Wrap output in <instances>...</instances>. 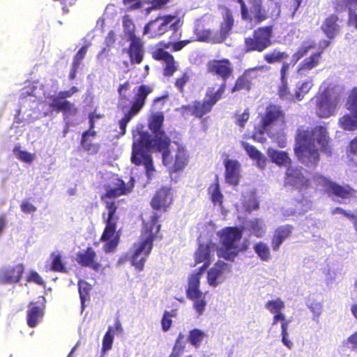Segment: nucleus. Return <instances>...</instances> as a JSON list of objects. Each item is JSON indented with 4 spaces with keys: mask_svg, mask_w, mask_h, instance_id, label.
I'll return each instance as SVG.
<instances>
[{
    "mask_svg": "<svg viewBox=\"0 0 357 357\" xmlns=\"http://www.w3.org/2000/svg\"><path fill=\"white\" fill-rule=\"evenodd\" d=\"M87 49H88L87 45L83 46L79 49V50L75 54V56L73 59V63H72L73 65L74 68H79L82 61L83 60V59L84 58V56L86 54Z\"/></svg>",
    "mask_w": 357,
    "mask_h": 357,
    "instance_id": "53",
    "label": "nucleus"
},
{
    "mask_svg": "<svg viewBox=\"0 0 357 357\" xmlns=\"http://www.w3.org/2000/svg\"><path fill=\"white\" fill-rule=\"evenodd\" d=\"M347 344H351V349L357 351V332L350 335L347 340Z\"/></svg>",
    "mask_w": 357,
    "mask_h": 357,
    "instance_id": "63",
    "label": "nucleus"
},
{
    "mask_svg": "<svg viewBox=\"0 0 357 357\" xmlns=\"http://www.w3.org/2000/svg\"><path fill=\"white\" fill-rule=\"evenodd\" d=\"M291 63L287 62H283L282 66L280 70V74H281V82H282V87L280 89V96L281 97H284L286 94V86L287 84V81L286 79V75L289 70Z\"/></svg>",
    "mask_w": 357,
    "mask_h": 357,
    "instance_id": "47",
    "label": "nucleus"
},
{
    "mask_svg": "<svg viewBox=\"0 0 357 357\" xmlns=\"http://www.w3.org/2000/svg\"><path fill=\"white\" fill-rule=\"evenodd\" d=\"M249 113L245 110L241 114H238L236 116V124L241 128H243L245 123L248 121L249 119Z\"/></svg>",
    "mask_w": 357,
    "mask_h": 357,
    "instance_id": "57",
    "label": "nucleus"
},
{
    "mask_svg": "<svg viewBox=\"0 0 357 357\" xmlns=\"http://www.w3.org/2000/svg\"><path fill=\"white\" fill-rule=\"evenodd\" d=\"M212 109L211 105L204 99L202 102L195 101L188 105L182 106L180 109L183 116L187 117L189 116H195L201 118Z\"/></svg>",
    "mask_w": 357,
    "mask_h": 357,
    "instance_id": "15",
    "label": "nucleus"
},
{
    "mask_svg": "<svg viewBox=\"0 0 357 357\" xmlns=\"http://www.w3.org/2000/svg\"><path fill=\"white\" fill-rule=\"evenodd\" d=\"M179 26V20L174 15H165L158 17L155 20L149 22L144 27V33L150 34L151 37L161 36L169 28L176 31Z\"/></svg>",
    "mask_w": 357,
    "mask_h": 357,
    "instance_id": "9",
    "label": "nucleus"
},
{
    "mask_svg": "<svg viewBox=\"0 0 357 357\" xmlns=\"http://www.w3.org/2000/svg\"><path fill=\"white\" fill-rule=\"evenodd\" d=\"M353 116L350 114H345L339 119L340 126L349 131H353L357 129V116L351 112Z\"/></svg>",
    "mask_w": 357,
    "mask_h": 357,
    "instance_id": "32",
    "label": "nucleus"
},
{
    "mask_svg": "<svg viewBox=\"0 0 357 357\" xmlns=\"http://www.w3.org/2000/svg\"><path fill=\"white\" fill-rule=\"evenodd\" d=\"M172 201L171 189L167 187H162L156 192L151 201V206L155 209L166 208L171 204Z\"/></svg>",
    "mask_w": 357,
    "mask_h": 357,
    "instance_id": "19",
    "label": "nucleus"
},
{
    "mask_svg": "<svg viewBox=\"0 0 357 357\" xmlns=\"http://www.w3.org/2000/svg\"><path fill=\"white\" fill-rule=\"evenodd\" d=\"M288 57L289 54L286 52H282L278 49L270 51L264 55V60L270 64L281 62Z\"/></svg>",
    "mask_w": 357,
    "mask_h": 357,
    "instance_id": "33",
    "label": "nucleus"
},
{
    "mask_svg": "<svg viewBox=\"0 0 357 357\" xmlns=\"http://www.w3.org/2000/svg\"><path fill=\"white\" fill-rule=\"evenodd\" d=\"M292 232V227L284 225L278 227L274 234L272 240L273 250H278L280 245L287 239Z\"/></svg>",
    "mask_w": 357,
    "mask_h": 357,
    "instance_id": "25",
    "label": "nucleus"
},
{
    "mask_svg": "<svg viewBox=\"0 0 357 357\" xmlns=\"http://www.w3.org/2000/svg\"><path fill=\"white\" fill-rule=\"evenodd\" d=\"M163 121L164 116L161 112L151 116L149 126L153 135L144 131L141 125H137L132 131L131 161L136 165H144L148 181L155 178L157 175L151 151L162 153L163 164L174 172L183 169L188 162L187 151L182 145L174 143L175 149L174 146L169 147L170 139L161 130Z\"/></svg>",
    "mask_w": 357,
    "mask_h": 357,
    "instance_id": "1",
    "label": "nucleus"
},
{
    "mask_svg": "<svg viewBox=\"0 0 357 357\" xmlns=\"http://www.w3.org/2000/svg\"><path fill=\"white\" fill-rule=\"evenodd\" d=\"M257 68H252L248 70L245 72L243 75L241 77H239L236 82L235 86H234L232 91H239L242 89H246L248 90L250 89V81L249 79V74L257 70Z\"/></svg>",
    "mask_w": 357,
    "mask_h": 357,
    "instance_id": "39",
    "label": "nucleus"
},
{
    "mask_svg": "<svg viewBox=\"0 0 357 357\" xmlns=\"http://www.w3.org/2000/svg\"><path fill=\"white\" fill-rule=\"evenodd\" d=\"M107 208L108 213L105 218L106 226L100 239L105 243V252H112L116 250L119 242V234L116 232V227L118 217L116 215V207L114 203L107 202Z\"/></svg>",
    "mask_w": 357,
    "mask_h": 357,
    "instance_id": "6",
    "label": "nucleus"
},
{
    "mask_svg": "<svg viewBox=\"0 0 357 357\" xmlns=\"http://www.w3.org/2000/svg\"><path fill=\"white\" fill-rule=\"evenodd\" d=\"M225 180L231 185H237L240 178L241 164L234 160L227 159L225 162Z\"/></svg>",
    "mask_w": 357,
    "mask_h": 357,
    "instance_id": "21",
    "label": "nucleus"
},
{
    "mask_svg": "<svg viewBox=\"0 0 357 357\" xmlns=\"http://www.w3.org/2000/svg\"><path fill=\"white\" fill-rule=\"evenodd\" d=\"M134 186V180L130 178L128 183H126L123 180L116 176H113L111 181L105 187L106 196L109 198H115L128 194Z\"/></svg>",
    "mask_w": 357,
    "mask_h": 357,
    "instance_id": "12",
    "label": "nucleus"
},
{
    "mask_svg": "<svg viewBox=\"0 0 357 357\" xmlns=\"http://www.w3.org/2000/svg\"><path fill=\"white\" fill-rule=\"evenodd\" d=\"M253 249L261 260L268 261L271 259L270 249L266 243H257L254 245Z\"/></svg>",
    "mask_w": 357,
    "mask_h": 357,
    "instance_id": "38",
    "label": "nucleus"
},
{
    "mask_svg": "<svg viewBox=\"0 0 357 357\" xmlns=\"http://www.w3.org/2000/svg\"><path fill=\"white\" fill-rule=\"evenodd\" d=\"M264 307L270 313L275 314L282 312L285 308V304L281 298H276L275 299L268 301Z\"/></svg>",
    "mask_w": 357,
    "mask_h": 357,
    "instance_id": "40",
    "label": "nucleus"
},
{
    "mask_svg": "<svg viewBox=\"0 0 357 357\" xmlns=\"http://www.w3.org/2000/svg\"><path fill=\"white\" fill-rule=\"evenodd\" d=\"M152 91L150 86L146 85H141L137 88V92L135 95L132 106L128 110L130 112L136 115L144 107L145 100Z\"/></svg>",
    "mask_w": 357,
    "mask_h": 357,
    "instance_id": "18",
    "label": "nucleus"
},
{
    "mask_svg": "<svg viewBox=\"0 0 357 357\" xmlns=\"http://www.w3.org/2000/svg\"><path fill=\"white\" fill-rule=\"evenodd\" d=\"M151 3V6L146 8V13H150L153 9H156L161 7L168 2L169 0H148Z\"/></svg>",
    "mask_w": 357,
    "mask_h": 357,
    "instance_id": "58",
    "label": "nucleus"
},
{
    "mask_svg": "<svg viewBox=\"0 0 357 357\" xmlns=\"http://www.w3.org/2000/svg\"><path fill=\"white\" fill-rule=\"evenodd\" d=\"M51 268L54 271L65 272L66 268L61 260V255L59 252H54L51 255Z\"/></svg>",
    "mask_w": 357,
    "mask_h": 357,
    "instance_id": "48",
    "label": "nucleus"
},
{
    "mask_svg": "<svg viewBox=\"0 0 357 357\" xmlns=\"http://www.w3.org/2000/svg\"><path fill=\"white\" fill-rule=\"evenodd\" d=\"M108 328H113V331H112V334H113V335H120L123 332V329L121 326V324L118 319H116L115 320V323H114V326H110Z\"/></svg>",
    "mask_w": 357,
    "mask_h": 357,
    "instance_id": "62",
    "label": "nucleus"
},
{
    "mask_svg": "<svg viewBox=\"0 0 357 357\" xmlns=\"http://www.w3.org/2000/svg\"><path fill=\"white\" fill-rule=\"evenodd\" d=\"M123 25L125 31L128 33L130 39L132 40L135 38L134 36L135 25L132 20L128 17H124L123 19Z\"/></svg>",
    "mask_w": 357,
    "mask_h": 357,
    "instance_id": "52",
    "label": "nucleus"
},
{
    "mask_svg": "<svg viewBox=\"0 0 357 357\" xmlns=\"http://www.w3.org/2000/svg\"><path fill=\"white\" fill-rule=\"evenodd\" d=\"M339 96L329 89L324 90L316 98L315 112L321 118H328L337 112Z\"/></svg>",
    "mask_w": 357,
    "mask_h": 357,
    "instance_id": "7",
    "label": "nucleus"
},
{
    "mask_svg": "<svg viewBox=\"0 0 357 357\" xmlns=\"http://www.w3.org/2000/svg\"><path fill=\"white\" fill-rule=\"evenodd\" d=\"M208 191L210 195L211 199L214 205L221 206L223 195L220 191L219 183L215 182V183L211 184L209 186Z\"/></svg>",
    "mask_w": 357,
    "mask_h": 357,
    "instance_id": "37",
    "label": "nucleus"
},
{
    "mask_svg": "<svg viewBox=\"0 0 357 357\" xmlns=\"http://www.w3.org/2000/svg\"><path fill=\"white\" fill-rule=\"evenodd\" d=\"M233 26V18L231 15L227 12L224 17V22L221 24L220 36L215 37V43L222 42L229 34Z\"/></svg>",
    "mask_w": 357,
    "mask_h": 357,
    "instance_id": "30",
    "label": "nucleus"
},
{
    "mask_svg": "<svg viewBox=\"0 0 357 357\" xmlns=\"http://www.w3.org/2000/svg\"><path fill=\"white\" fill-rule=\"evenodd\" d=\"M328 136L325 127L319 126L309 130H298L294 148L298 160L308 167H316L319 162V150L329 153Z\"/></svg>",
    "mask_w": 357,
    "mask_h": 357,
    "instance_id": "3",
    "label": "nucleus"
},
{
    "mask_svg": "<svg viewBox=\"0 0 357 357\" xmlns=\"http://www.w3.org/2000/svg\"><path fill=\"white\" fill-rule=\"evenodd\" d=\"M45 298L39 297L36 302L31 303L27 310V324L33 328L40 323L44 314Z\"/></svg>",
    "mask_w": 357,
    "mask_h": 357,
    "instance_id": "14",
    "label": "nucleus"
},
{
    "mask_svg": "<svg viewBox=\"0 0 357 357\" xmlns=\"http://www.w3.org/2000/svg\"><path fill=\"white\" fill-rule=\"evenodd\" d=\"M194 33L196 36V40L202 42L212 41L215 43V36H214L213 33L208 29H204L199 25H197L195 28Z\"/></svg>",
    "mask_w": 357,
    "mask_h": 357,
    "instance_id": "35",
    "label": "nucleus"
},
{
    "mask_svg": "<svg viewBox=\"0 0 357 357\" xmlns=\"http://www.w3.org/2000/svg\"><path fill=\"white\" fill-rule=\"evenodd\" d=\"M231 272V265L224 261H218L207 273L208 284L216 287L223 283Z\"/></svg>",
    "mask_w": 357,
    "mask_h": 357,
    "instance_id": "11",
    "label": "nucleus"
},
{
    "mask_svg": "<svg viewBox=\"0 0 357 357\" xmlns=\"http://www.w3.org/2000/svg\"><path fill=\"white\" fill-rule=\"evenodd\" d=\"M262 127L265 132H270L272 126L280 125L283 122V114L280 108L270 105L266 108L264 116L262 118Z\"/></svg>",
    "mask_w": 357,
    "mask_h": 357,
    "instance_id": "16",
    "label": "nucleus"
},
{
    "mask_svg": "<svg viewBox=\"0 0 357 357\" xmlns=\"http://www.w3.org/2000/svg\"><path fill=\"white\" fill-rule=\"evenodd\" d=\"M241 237L242 230L236 227H227L220 232L221 248H218L215 243H212L199 245L195 254V259L197 263L204 262V264L198 271L190 275L186 289V296L192 301V307L197 314V317L204 314L207 305L206 293L200 290V279L203 271L210 264L211 257L215 252L219 257L233 261L241 250L238 242Z\"/></svg>",
    "mask_w": 357,
    "mask_h": 357,
    "instance_id": "2",
    "label": "nucleus"
},
{
    "mask_svg": "<svg viewBox=\"0 0 357 357\" xmlns=\"http://www.w3.org/2000/svg\"><path fill=\"white\" fill-rule=\"evenodd\" d=\"M351 6V4L347 5L349 10V23L357 29V13L352 10Z\"/></svg>",
    "mask_w": 357,
    "mask_h": 357,
    "instance_id": "61",
    "label": "nucleus"
},
{
    "mask_svg": "<svg viewBox=\"0 0 357 357\" xmlns=\"http://www.w3.org/2000/svg\"><path fill=\"white\" fill-rule=\"evenodd\" d=\"M73 94L71 91H65L59 92L57 96L48 94L46 97L50 99L49 105L54 110L71 113L74 109V105L65 99Z\"/></svg>",
    "mask_w": 357,
    "mask_h": 357,
    "instance_id": "13",
    "label": "nucleus"
},
{
    "mask_svg": "<svg viewBox=\"0 0 357 357\" xmlns=\"http://www.w3.org/2000/svg\"><path fill=\"white\" fill-rule=\"evenodd\" d=\"M143 47L139 38L131 40L128 54L132 63H140L143 59Z\"/></svg>",
    "mask_w": 357,
    "mask_h": 357,
    "instance_id": "26",
    "label": "nucleus"
},
{
    "mask_svg": "<svg viewBox=\"0 0 357 357\" xmlns=\"http://www.w3.org/2000/svg\"><path fill=\"white\" fill-rule=\"evenodd\" d=\"M243 229L250 231L257 238L262 237L266 233V225L261 218L246 220L244 222Z\"/></svg>",
    "mask_w": 357,
    "mask_h": 357,
    "instance_id": "24",
    "label": "nucleus"
},
{
    "mask_svg": "<svg viewBox=\"0 0 357 357\" xmlns=\"http://www.w3.org/2000/svg\"><path fill=\"white\" fill-rule=\"evenodd\" d=\"M206 337V334L202 330L194 328L188 332V336L186 342H189L190 344L196 349L200 347L202 341Z\"/></svg>",
    "mask_w": 357,
    "mask_h": 357,
    "instance_id": "31",
    "label": "nucleus"
},
{
    "mask_svg": "<svg viewBox=\"0 0 357 357\" xmlns=\"http://www.w3.org/2000/svg\"><path fill=\"white\" fill-rule=\"evenodd\" d=\"M13 154L16 158L26 163H30L34 159V154L21 149L20 146H15L14 148Z\"/></svg>",
    "mask_w": 357,
    "mask_h": 357,
    "instance_id": "46",
    "label": "nucleus"
},
{
    "mask_svg": "<svg viewBox=\"0 0 357 357\" xmlns=\"http://www.w3.org/2000/svg\"><path fill=\"white\" fill-rule=\"evenodd\" d=\"M125 6L131 10L137 9L140 6V0H123Z\"/></svg>",
    "mask_w": 357,
    "mask_h": 357,
    "instance_id": "64",
    "label": "nucleus"
},
{
    "mask_svg": "<svg viewBox=\"0 0 357 357\" xmlns=\"http://www.w3.org/2000/svg\"><path fill=\"white\" fill-rule=\"evenodd\" d=\"M112 331H113V328H108L106 333L103 337L102 351L104 353L112 349L114 342V335L112 334Z\"/></svg>",
    "mask_w": 357,
    "mask_h": 357,
    "instance_id": "50",
    "label": "nucleus"
},
{
    "mask_svg": "<svg viewBox=\"0 0 357 357\" xmlns=\"http://www.w3.org/2000/svg\"><path fill=\"white\" fill-rule=\"evenodd\" d=\"M157 217L153 215L151 223L146 224L140 242L135 245L131 262L139 271L143 270L146 258L152 250L154 238L160 229V225H157Z\"/></svg>",
    "mask_w": 357,
    "mask_h": 357,
    "instance_id": "4",
    "label": "nucleus"
},
{
    "mask_svg": "<svg viewBox=\"0 0 357 357\" xmlns=\"http://www.w3.org/2000/svg\"><path fill=\"white\" fill-rule=\"evenodd\" d=\"M337 17L335 15H331L328 17L323 24L321 29L329 38H333L338 33L340 26L337 23Z\"/></svg>",
    "mask_w": 357,
    "mask_h": 357,
    "instance_id": "28",
    "label": "nucleus"
},
{
    "mask_svg": "<svg viewBox=\"0 0 357 357\" xmlns=\"http://www.w3.org/2000/svg\"><path fill=\"white\" fill-rule=\"evenodd\" d=\"M79 294L81 300L82 309L84 307L85 301L89 299V292L91 289V286L85 281L80 280L78 283Z\"/></svg>",
    "mask_w": 357,
    "mask_h": 357,
    "instance_id": "45",
    "label": "nucleus"
},
{
    "mask_svg": "<svg viewBox=\"0 0 357 357\" xmlns=\"http://www.w3.org/2000/svg\"><path fill=\"white\" fill-rule=\"evenodd\" d=\"M241 145L249 157L257 161V166L260 169L265 167L266 160L264 155L259 151H258L254 146L245 142H242Z\"/></svg>",
    "mask_w": 357,
    "mask_h": 357,
    "instance_id": "27",
    "label": "nucleus"
},
{
    "mask_svg": "<svg viewBox=\"0 0 357 357\" xmlns=\"http://www.w3.org/2000/svg\"><path fill=\"white\" fill-rule=\"evenodd\" d=\"M307 307L313 313L314 317L318 318L321 315L323 307L320 302L310 301L307 303Z\"/></svg>",
    "mask_w": 357,
    "mask_h": 357,
    "instance_id": "54",
    "label": "nucleus"
},
{
    "mask_svg": "<svg viewBox=\"0 0 357 357\" xmlns=\"http://www.w3.org/2000/svg\"><path fill=\"white\" fill-rule=\"evenodd\" d=\"M314 47L313 43L304 42L303 45L298 49L291 59V64L294 66L302 57L305 56L310 50Z\"/></svg>",
    "mask_w": 357,
    "mask_h": 357,
    "instance_id": "36",
    "label": "nucleus"
},
{
    "mask_svg": "<svg viewBox=\"0 0 357 357\" xmlns=\"http://www.w3.org/2000/svg\"><path fill=\"white\" fill-rule=\"evenodd\" d=\"M267 153L271 160L278 165L287 166L291 162L288 154L284 151L269 148Z\"/></svg>",
    "mask_w": 357,
    "mask_h": 357,
    "instance_id": "29",
    "label": "nucleus"
},
{
    "mask_svg": "<svg viewBox=\"0 0 357 357\" xmlns=\"http://www.w3.org/2000/svg\"><path fill=\"white\" fill-rule=\"evenodd\" d=\"M314 179L318 185L323 187L324 190L333 194L337 198L345 199L354 195V190L349 186L343 187L337 185L321 175H316Z\"/></svg>",
    "mask_w": 357,
    "mask_h": 357,
    "instance_id": "10",
    "label": "nucleus"
},
{
    "mask_svg": "<svg viewBox=\"0 0 357 357\" xmlns=\"http://www.w3.org/2000/svg\"><path fill=\"white\" fill-rule=\"evenodd\" d=\"M130 84L128 82H126L123 83V84H120L118 88V93L119 94V96L121 99L126 100V93L130 90Z\"/></svg>",
    "mask_w": 357,
    "mask_h": 357,
    "instance_id": "59",
    "label": "nucleus"
},
{
    "mask_svg": "<svg viewBox=\"0 0 357 357\" xmlns=\"http://www.w3.org/2000/svg\"><path fill=\"white\" fill-rule=\"evenodd\" d=\"M174 312L172 310L171 312L165 311L163 314L161 325L162 329L163 331L167 332L169 330L172 326V319L171 317L174 315Z\"/></svg>",
    "mask_w": 357,
    "mask_h": 357,
    "instance_id": "51",
    "label": "nucleus"
},
{
    "mask_svg": "<svg viewBox=\"0 0 357 357\" xmlns=\"http://www.w3.org/2000/svg\"><path fill=\"white\" fill-rule=\"evenodd\" d=\"M20 209L24 213H31L36 211L37 208L28 200H24L20 204Z\"/></svg>",
    "mask_w": 357,
    "mask_h": 357,
    "instance_id": "56",
    "label": "nucleus"
},
{
    "mask_svg": "<svg viewBox=\"0 0 357 357\" xmlns=\"http://www.w3.org/2000/svg\"><path fill=\"white\" fill-rule=\"evenodd\" d=\"M95 131L89 130L83 132L82 135L81 145L84 149L89 151L91 154L97 153L98 150V146L97 145L91 144L88 142V137L89 136L93 137L95 135Z\"/></svg>",
    "mask_w": 357,
    "mask_h": 357,
    "instance_id": "41",
    "label": "nucleus"
},
{
    "mask_svg": "<svg viewBox=\"0 0 357 357\" xmlns=\"http://www.w3.org/2000/svg\"><path fill=\"white\" fill-rule=\"evenodd\" d=\"M225 90V83H222L220 88L215 91L213 92L211 90H208L206 93V96L205 99L213 106L221 98L223 93Z\"/></svg>",
    "mask_w": 357,
    "mask_h": 357,
    "instance_id": "44",
    "label": "nucleus"
},
{
    "mask_svg": "<svg viewBox=\"0 0 357 357\" xmlns=\"http://www.w3.org/2000/svg\"><path fill=\"white\" fill-rule=\"evenodd\" d=\"M153 57L156 60H162L165 63V68L164 70V75L165 76H171L177 70V66L176 65L174 59L167 52L158 49L153 52Z\"/></svg>",
    "mask_w": 357,
    "mask_h": 357,
    "instance_id": "20",
    "label": "nucleus"
},
{
    "mask_svg": "<svg viewBox=\"0 0 357 357\" xmlns=\"http://www.w3.org/2000/svg\"><path fill=\"white\" fill-rule=\"evenodd\" d=\"M208 71L218 75L225 81L232 73V67L228 59L213 60L208 64Z\"/></svg>",
    "mask_w": 357,
    "mask_h": 357,
    "instance_id": "17",
    "label": "nucleus"
},
{
    "mask_svg": "<svg viewBox=\"0 0 357 357\" xmlns=\"http://www.w3.org/2000/svg\"><path fill=\"white\" fill-rule=\"evenodd\" d=\"M185 345V336L184 334L180 333L175 341L172 351L169 357H181L184 352Z\"/></svg>",
    "mask_w": 357,
    "mask_h": 357,
    "instance_id": "34",
    "label": "nucleus"
},
{
    "mask_svg": "<svg viewBox=\"0 0 357 357\" xmlns=\"http://www.w3.org/2000/svg\"><path fill=\"white\" fill-rule=\"evenodd\" d=\"M135 116L132 113L129 111L125 114L123 118H122L119 121V129L121 130V135H125L126 132V127L128 122L132 119V118Z\"/></svg>",
    "mask_w": 357,
    "mask_h": 357,
    "instance_id": "55",
    "label": "nucleus"
},
{
    "mask_svg": "<svg viewBox=\"0 0 357 357\" xmlns=\"http://www.w3.org/2000/svg\"><path fill=\"white\" fill-rule=\"evenodd\" d=\"M22 114L23 119L26 121H30L37 118L36 112H29L26 110H24L22 108H20L19 110V115H21Z\"/></svg>",
    "mask_w": 357,
    "mask_h": 357,
    "instance_id": "60",
    "label": "nucleus"
},
{
    "mask_svg": "<svg viewBox=\"0 0 357 357\" xmlns=\"http://www.w3.org/2000/svg\"><path fill=\"white\" fill-rule=\"evenodd\" d=\"M305 171L301 167H289L285 175V185L291 186L298 190L304 198L298 203L304 206V208L299 209L298 213H304L312 206L311 201L307 199V195L313 189L310 186L309 178L304 174Z\"/></svg>",
    "mask_w": 357,
    "mask_h": 357,
    "instance_id": "5",
    "label": "nucleus"
},
{
    "mask_svg": "<svg viewBox=\"0 0 357 357\" xmlns=\"http://www.w3.org/2000/svg\"><path fill=\"white\" fill-rule=\"evenodd\" d=\"M271 34L272 28L271 26H265L255 30L252 37H248L245 39V51H264L271 44Z\"/></svg>",
    "mask_w": 357,
    "mask_h": 357,
    "instance_id": "8",
    "label": "nucleus"
},
{
    "mask_svg": "<svg viewBox=\"0 0 357 357\" xmlns=\"http://www.w3.org/2000/svg\"><path fill=\"white\" fill-rule=\"evenodd\" d=\"M313 83L311 78H308L303 82L297 83V91L296 92V97L298 100H301L305 94L309 92L312 87Z\"/></svg>",
    "mask_w": 357,
    "mask_h": 357,
    "instance_id": "42",
    "label": "nucleus"
},
{
    "mask_svg": "<svg viewBox=\"0 0 357 357\" xmlns=\"http://www.w3.org/2000/svg\"><path fill=\"white\" fill-rule=\"evenodd\" d=\"M95 257V251L91 248H89L85 252L78 255L79 263L82 266H91L93 264Z\"/></svg>",
    "mask_w": 357,
    "mask_h": 357,
    "instance_id": "43",
    "label": "nucleus"
},
{
    "mask_svg": "<svg viewBox=\"0 0 357 357\" xmlns=\"http://www.w3.org/2000/svg\"><path fill=\"white\" fill-rule=\"evenodd\" d=\"M321 54L322 51L317 52L303 60L298 66V73L301 75H305L310 70L317 67L321 61Z\"/></svg>",
    "mask_w": 357,
    "mask_h": 357,
    "instance_id": "23",
    "label": "nucleus"
},
{
    "mask_svg": "<svg viewBox=\"0 0 357 357\" xmlns=\"http://www.w3.org/2000/svg\"><path fill=\"white\" fill-rule=\"evenodd\" d=\"M24 268L22 264L9 266L0 273V282L2 283H15L20 281Z\"/></svg>",
    "mask_w": 357,
    "mask_h": 357,
    "instance_id": "22",
    "label": "nucleus"
},
{
    "mask_svg": "<svg viewBox=\"0 0 357 357\" xmlns=\"http://www.w3.org/2000/svg\"><path fill=\"white\" fill-rule=\"evenodd\" d=\"M346 107L348 110L353 112L357 116V87L351 91Z\"/></svg>",
    "mask_w": 357,
    "mask_h": 357,
    "instance_id": "49",
    "label": "nucleus"
}]
</instances>
